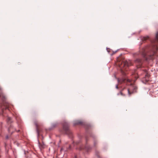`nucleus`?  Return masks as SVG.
<instances>
[{
  "label": "nucleus",
  "instance_id": "f257e3e1",
  "mask_svg": "<svg viewBox=\"0 0 158 158\" xmlns=\"http://www.w3.org/2000/svg\"><path fill=\"white\" fill-rule=\"evenodd\" d=\"M152 42L153 43L151 47L152 53L149 55L150 58H149L150 59H152L155 58V57L153 56L155 55H156L158 49L157 46V44H158V32L156 33L155 39Z\"/></svg>",
  "mask_w": 158,
  "mask_h": 158
},
{
  "label": "nucleus",
  "instance_id": "f03ea898",
  "mask_svg": "<svg viewBox=\"0 0 158 158\" xmlns=\"http://www.w3.org/2000/svg\"><path fill=\"white\" fill-rule=\"evenodd\" d=\"M0 98H1L3 101L2 103H0V107L2 108V109L3 111V109H8V107L7 104L4 101L5 100V96L3 95L2 92V89L0 87Z\"/></svg>",
  "mask_w": 158,
  "mask_h": 158
},
{
  "label": "nucleus",
  "instance_id": "7ed1b4c3",
  "mask_svg": "<svg viewBox=\"0 0 158 158\" xmlns=\"http://www.w3.org/2000/svg\"><path fill=\"white\" fill-rule=\"evenodd\" d=\"M63 129L66 134H69L70 133L69 129V126L67 123H65L63 125Z\"/></svg>",
  "mask_w": 158,
  "mask_h": 158
},
{
  "label": "nucleus",
  "instance_id": "20e7f679",
  "mask_svg": "<svg viewBox=\"0 0 158 158\" xmlns=\"http://www.w3.org/2000/svg\"><path fill=\"white\" fill-rule=\"evenodd\" d=\"M135 63L137 65H139V67H140L142 63V60L140 59H137L135 61Z\"/></svg>",
  "mask_w": 158,
  "mask_h": 158
},
{
  "label": "nucleus",
  "instance_id": "39448f33",
  "mask_svg": "<svg viewBox=\"0 0 158 158\" xmlns=\"http://www.w3.org/2000/svg\"><path fill=\"white\" fill-rule=\"evenodd\" d=\"M121 65L120 66L121 68H122L124 66H128L130 65L129 63L127 61H124L122 62L121 63Z\"/></svg>",
  "mask_w": 158,
  "mask_h": 158
},
{
  "label": "nucleus",
  "instance_id": "423d86ee",
  "mask_svg": "<svg viewBox=\"0 0 158 158\" xmlns=\"http://www.w3.org/2000/svg\"><path fill=\"white\" fill-rule=\"evenodd\" d=\"M137 89V87L136 86H133V91L132 92H131L130 91V90L129 89H127L128 94L129 96H130L132 94H133L134 92H136V90Z\"/></svg>",
  "mask_w": 158,
  "mask_h": 158
},
{
  "label": "nucleus",
  "instance_id": "0eeeda50",
  "mask_svg": "<svg viewBox=\"0 0 158 158\" xmlns=\"http://www.w3.org/2000/svg\"><path fill=\"white\" fill-rule=\"evenodd\" d=\"M83 124V122L79 120H77L75 121L74 123V125H82Z\"/></svg>",
  "mask_w": 158,
  "mask_h": 158
},
{
  "label": "nucleus",
  "instance_id": "6e6552de",
  "mask_svg": "<svg viewBox=\"0 0 158 158\" xmlns=\"http://www.w3.org/2000/svg\"><path fill=\"white\" fill-rule=\"evenodd\" d=\"M34 124H35V126H36V131H37L38 134H39V129H38V125L37 124V122L36 121H35L34 122Z\"/></svg>",
  "mask_w": 158,
  "mask_h": 158
},
{
  "label": "nucleus",
  "instance_id": "1a4fd4ad",
  "mask_svg": "<svg viewBox=\"0 0 158 158\" xmlns=\"http://www.w3.org/2000/svg\"><path fill=\"white\" fill-rule=\"evenodd\" d=\"M58 125V123H54L52 124L51 127L52 128H54L56 127Z\"/></svg>",
  "mask_w": 158,
  "mask_h": 158
},
{
  "label": "nucleus",
  "instance_id": "9d476101",
  "mask_svg": "<svg viewBox=\"0 0 158 158\" xmlns=\"http://www.w3.org/2000/svg\"><path fill=\"white\" fill-rule=\"evenodd\" d=\"M44 147H45V145L44 144H39V147L40 148V149H43L44 148Z\"/></svg>",
  "mask_w": 158,
  "mask_h": 158
},
{
  "label": "nucleus",
  "instance_id": "9b49d317",
  "mask_svg": "<svg viewBox=\"0 0 158 158\" xmlns=\"http://www.w3.org/2000/svg\"><path fill=\"white\" fill-rule=\"evenodd\" d=\"M7 122L8 123H10L11 122V118L8 117L7 119Z\"/></svg>",
  "mask_w": 158,
  "mask_h": 158
},
{
  "label": "nucleus",
  "instance_id": "f8f14e48",
  "mask_svg": "<svg viewBox=\"0 0 158 158\" xmlns=\"http://www.w3.org/2000/svg\"><path fill=\"white\" fill-rule=\"evenodd\" d=\"M126 80L125 79H121V80H119V79H118V82H121V83H122L123 82H125V81Z\"/></svg>",
  "mask_w": 158,
  "mask_h": 158
},
{
  "label": "nucleus",
  "instance_id": "ddd939ff",
  "mask_svg": "<svg viewBox=\"0 0 158 158\" xmlns=\"http://www.w3.org/2000/svg\"><path fill=\"white\" fill-rule=\"evenodd\" d=\"M12 126H11L8 129V131L9 132L11 133V134L13 133V131H12Z\"/></svg>",
  "mask_w": 158,
  "mask_h": 158
},
{
  "label": "nucleus",
  "instance_id": "4468645a",
  "mask_svg": "<svg viewBox=\"0 0 158 158\" xmlns=\"http://www.w3.org/2000/svg\"><path fill=\"white\" fill-rule=\"evenodd\" d=\"M97 144V141L96 140H95L94 141V146H96Z\"/></svg>",
  "mask_w": 158,
  "mask_h": 158
},
{
  "label": "nucleus",
  "instance_id": "2eb2a0df",
  "mask_svg": "<svg viewBox=\"0 0 158 158\" xmlns=\"http://www.w3.org/2000/svg\"><path fill=\"white\" fill-rule=\"evenodd\" d=\"M131 80L130 79H127V82H131Z\"/></svg>",
  "mask_w": 158,
  "mask_h": 158
},
{
  "label": "nucleus",
  "instance_id": "dca6fc26",
  "mask_svg": "<svg viewBox=\"0 0 158 158\" xmlns=\"http://www.w3.org/2000/svg\"><path fill=\"white\" fill-rule=\"evenodd\" d=\"M120 94H121V95H123V94L122 93V92H121V91L120 92Z\"/></svg>",
  "mask_w": 158,
  "mask_h": 158
},
{
  "label": "nucleus",
  "instance_id": "f3484780",
  "mask_svg": "<svg viewBox=\"0 0 158 158\" xmlns=\"http://www.w3.org/2000/svg\"><path fill=\"white\" fill-rule=\"evenodd\" d=\"M116 88H117V89H118V85H116Z\"/></svg>",
  "mask_w": 158,
  "mask_h": 158
},
{
  "label": "nucleus",
  "instance_id": "a211bd4d",
  "mask_svg": "<svg viewBox=\"0 0 158 158\" xmlns=\"http://www.w3.org/2000/svg\"><path fill=\"white\" fill-rule=\"evenodd\" d=\"M63 150V148H61V149H60V151H62Z\"/></svg>",
  "mask_w": 158,
  "mask_h": 158
},
{
  "label": "nucleus",
  "instance_id": "6ab92c4d",
  "mask_svg": "<svg viewBox=\"0 0 158 158\" xmlns=\"http://www.w3.org/2000/svg\"><path fill=\"white\" fill-rule=\"evenodd\" d=\"M144 57H145V59L146 60H147V58H146V56H144Z\"/></svg>",
  "mask_w": 158,
  "mask_h": 158
},
{
  "label": "nucleus",
  "instance_id": "aec40b11",
  "mask_svg": "<svg viewBox=\"0 0 158 158\" xmlns=\"http://www.w3.org/2000/svg\"><path fill=\"white\" fill-rule=\"evenodd\" d=\"M74 158H77L76 157V156H75V157Z\"/></svg>",
  "mask_w": 158,
  "mask_h": 158
},
{
  "label": "nucleus",
  "instance_id": "412c9836",
  "mask_svg": "<svg viewBox=\"0 0 158 158\" xmlns=\"http://www.w3.org/2000/svg\"><path fill=\"white\" fill-rule=\"evenodd\" d=\"M120 63V62H119V64Z\"/></svg>",
  "mask_w": 158,
  "mask_h": 158
}]
</instances>
